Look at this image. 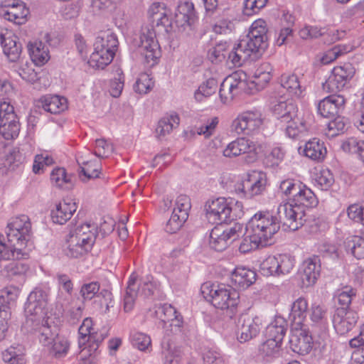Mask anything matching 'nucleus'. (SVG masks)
<instances>
[{
	"mask_svg": "<svg viewBox=\"0 0 364 364\" xmlns=\"http://www.w3.org/2000/svg\"><path fill=\"white\" fill-rule=\"evenodd\" d=\"M77 162L81 168L80 174L82 173L87 179L99 177L101 169L99 165L95 164V162L82 161L81 159H78Z\"/></svg>",
	"mask_w": 364,
	"mask_h": 364,
	"instance_id": "864d4df0",
	"label": "nucleus"
},
{
	"mask_svg": "<svg viewBox=\"0 0 364 364\" xmlns=\"http://www.w3.org/2000/svg\"><path fill=\"white\" fill-rule=\"evenodd\" d=\"M191 208V199L186 195L179 196L176 200V207L173 209V213L188 218L189 211Z\"/></svg>",
	"mask_w": 364,
	"mask_h": 364,
	"instance_id": "0e129e2a",
	"label": "nucleus"
},
{
	"mask_svg": "<svg viewBox=\"0 0 364 364\" xmlns=\"http://www.w3.org/2000/svg\"><path fill=\"white\" fill-rule=\"evenodd\" d=\"M31 223L26 215L11 218L6 228L7 240L19 247H25L30 240Z\"/></svg>",
	"mask_w": 364,
	"mask_h": 364,
	"instance_id": "6e6552de",
	"label": "nucleus"
},
{
	"mask_svg": "<svg viewBox=\"0 0 364 364\" xmlns=\"http://www.w3.org/2000/svg\"><path fill=\"white\" fill-rule=\"evenodd\" d=\"M272 110L275 116L282 122H290L296 119L298 109L293 99L273 102Z\"/></svg>",
	"mask_w": 364,
	"mask_h": 364,
	"instance_id": "5701e85b",
	"label": "nucleus"
},
{
	"mask_svg": "<svg viewBox=\"0 0 364 364\" xmlns=\"http://www.w3.org/2000/svg\"><path fill=\"white\" fill-rule=\"evenodd\" d=\"M342 147L349 152L356 154L364 163V141L350 138L343 142Z\"/></svg>",
	"mask_w": 364,
	"mask_h": 364,
	"instance_id": "4d7b16f0",
	"label": "nucleus"
},
{
	"mask_svg": "<svg viewBox=\"0 0 364 364\" xmlns=\"http://www.w3.org/2000/svg\"><path fill=\"white\" fill-rule=\"evenodd\" d=\"M114 77L110 81L109 92L114 97H119L124 88V76L120 68H116Z\"/></svg>",
	"mask_w": 364,
	"mask_h": 364,
	"instance_id": "8fccbe9b",
	"label": "nucleus"
},
{
	"mask_svg": "<svg viewBox=\"0 0 364 364\" xmlns=\"http://www.w3.org/2000/svg\"><path fill=\"white\" fill-rule=\"evenodd\" d=\"M20 132V124L18 117L14 120L8 119L0 121V133L3 137L6 139H15L18 136Z\"/></svg>",
	"mask_w": 364,
	"mask_h": 364,
	"instance_id": "c03bdc74",
	"label": "nucleus"
},
{
	"mask_svg": "<svg viewBox=\"0 0 364 364\" xmlns=\"http://www.w3.org/2000/svg\"><path fill=\"white\" fill-rule=\"evenodd\" d=\"M302 151L306 157L317 162L322 161L327 154L324 142L318 138H313L306 141Z\"/></svg>",
	"mask_w": 364,
	"mask_h": 364,
	"instance_id": "bb28decb",
	"label": "nucleus"
},
{
	"mask_svg": "<svg viewBox=\"0 0 364 364\" xmlns=\"http://www.w3.org/2000/svg\"><path fill=\"white\" fill-rule=\"evenodd\" d=\"M357 314L353 311H346L344 309H336L333 316L334 328L338 333L344 335L350 331L356 324Z\"/></svg>",
	"mask_w": 364,
	"mask_h": 364,
	"instance_id": "aec40b11",
	"label": "nucleus"
},
{
	"mask_svg": "<svg viewBox=\"0 0 364 364\" xmlns=\"http://www.w3.org/2000/svg\"><path fill=\"white\" fill-rule=\"evenodd\" d=\"M346 99L341 95H332L325 97L318 104V112L324 118H333L343 112Z\"/></svg>",
	"mask_w": 364,
	"mask_h": 364,
	"instance_id": "f3484780",
	"label": "nucleus"
},
{
	"mask_svg": "<svg viewBox=\"0 0 364 364\" xmlns=\"http://www.w3.org/2000/svg\"><path fill=\"white\" fill-rule=\"evenodd\" d=\"M71 176H68L63 168H55L50 173V181L55 186L61 187L65 183H70Z\"/></svg>",
	"mask_w": 364,
	"mask_h": 364,
	"instance_id": "338daca9",
	"label": "nucleus"
},
{
	"mask_svg": "<svg viewBox=\"0 0 364 364\" xmlns=\"http://www.w3.org/2000/svg\"><path fill=\"white\" fill-rule=\"evenodd\" d=\"M182 350L172 342H168L164 351L163 364H180L182 359Z\"/></svg>",
	"mask_w": 364,
	"mask_h": 364,
	"instance_id": "49530a36",
	"label": "nucleus"
},
{
	"mask_svg": "<svg viewBox=\"0 0 364 364\" xmlns=\"http://www.w3.org/2000/svg\"><path fill=\"white\" fill-rule=\"evenodd\" d=\"M50 345L49 353L55 358L65 357L70 348V343L67 338L58 336H56Z\"/></svg>",
	"mask_w": 364,
	"mask_h": 364,
	"instance_id": "a18cd8bd",
	"label": "nucleus"
},
{
	"mask_svg": "<svg viewBox=\"0 0 364 364\" xmlns=\"http://www.w3.org/2000/svg\"><path fill=\"white\" fill-rule=\"evenodd\" d=\"M299 36L303 39L316 38L323 37L326 43H333L340 39L338 30L328 29L326 28H319L316 26H307L299 31Z\"/></svg>",
	"mask_w": 364,
	"mask_h": 364,
	"instance_id": "412c9836",
	"label": "nucleus"
},
{
	"mask_svg": "<svg viewBox=\"0 0 364 364\" xmlns=\"http://www.w3.org/2000/svg\"><path fill=\"white\" fill-rule=\"evenodd\" d=\"M256 280V273L244 267H236L232 273L231 282L235 288L246 289Z\"/></svg>",
	"mask_w": 364,
	"mask_h": 364,
	"instance_id": "cd10ccee",
	"label": "nucleus"
},
{
	"mask_svg": "<svg viewBox=\"0 0 364 364\" xmlns=\"http://www.w3.org/2000/svg\"><path fill=\"white\" fill-rule=\"evenodd\" d=\"M345 127L343 118L338 114L328 123L326 135L328 137L337 136L344 131Z\"/></svg>",
	"mask_w": 364,
	"mask_h": 364,
	"instance_id": "13d9d810",
	"label": "nucleus"
},
{
	"mask_svg": "<svg viewBox=\"0 0 364 364\" xmlns=\"http://www.w3.org/2000/svg\"><path fill=\"white\" fill-rule=\"evenodd\" d=\"M115 52L111 50L94 49L89 60L90 65L97 69H104L112 61Z\"/></svg>",
	"mask_w": 364,
	"mask_h": 364,
	"instance_id": "2f4dec72",
	"label": "nucleus"
},
{
	"mask_svg": "<svg viewBox=\"0 0 364 364\" xmlns=\"http://www.w3.org/2000/svg\"><path fill=\"white\" fill-rule=\"evenodd\" d=\"M28 10L22 3L16 0H9L4 2L0 7V16L6 20L21 25L26 21Z\"/></svg>",
	"mask_w": 364,
	"mask_h": 364,
	"instance_id": "a211bd4d",
	"label": "nucleus"
},
{
	"mask_svg": "<svg viewBox=\"0 0 364 364\" xmlns=\"http://www.w3.org/2000/svg\"><path fill=\"white\" fill-rule=\"evenodd\" d=\"M118 45L117 36L114 33L107 32L97 37L94 43V49L111 50L116 52Z\"/></svg>",
	"mask_w": 364,
	"mask_h": 364,
	"instance_id": "a19ab883",
	"label": "nucleus"
},
{
	"mask_svg": "<svg viewBox=\"0 0 364 364\" xmlns=\"http://www.w3.org/2000/svg\"><path fill=\"white\" fill-rule=\"evenodd\" d=\"M257 144L245 137L237 138L230 142L223 150V155L225 157H235L243 154H249L248 162L254 161L257 158Z\"/></svg>",
	"mask_w": 364,
	"mask_h": 364,
	"instance_id": "2eb2a0df",
	"label": "nucleus"
},
{
	"mask_svg": "<svg viewBox=\"0 0 364 364\" xmlns=\"http://www.w3.org/2000/svg\"><path fill=\"white\" fill-rule=\"evenodd\" d=\"M159 12V3H153L148 10V17L152 23L151 28H147L141 36V44L146 50L144 53L145 63L147 66L153 67L157 65L159 59V43L154 26H159V18H156Z\"/></svg>",
	"mask_w": 364,
	"mask_h": 364,
	"instance_id": "39448f33",
	"label": "nucleus"
},
{
	"mask_svg": "<svg viewBox=\"0 0 364 364\" xmlns=\"http://www.w3.org/2000/svg\"><path fill=\"white\" fill-rule=\"evenodd\" d=\"M228 46L227 43H219L208 51V57L212 62H220L228 55Z\"/></svg>",
	"mask_w": 364,
	"mask_h": 364,
	"instance_id": "e2e57ef3",
	"label": "nucleus"
},
{
	"mask_svg": "<svg viewBox=\"0 0 364 364\" xmlns=\"http://www.w3.org/2000/svg\"><path fill=\"white\" fill-rule=\"evenodd\" d=\"M355 70L351 63H344L335 67L331 75L322 84L323 90L327 92H336L343 89L353 78Z\"/></svg>",
	"mask_w": 364,
	"mask_h": 364,
	"instance_id": "9d476101",
	"label": "nucleus"
},
{
	"mask_svg": "<svg viewBox=\"0 0 364 364\" xmlns=\"http://www.w3.org/2000/svg\"><path fill=\"white\" fill-rule=\"evenodd\" d=\"M38 106L51 114H60L68 107L67 100L58 95H46L39 100Z\"/></svg>",
	"mask_w": 364,
	"mask_h": 364,
	"instance_id": "c756f323",
	"label": "nucleus"
},
{
	"mask_svg": "<svg viewBox=\"0 0 364 364\" xmlns=\"http://www.w3.org/2000/svg\"><path fill=\"white\" fill-rule=\"evenodd\" d=\"M218 88V81L213 77L208 79L203 82L196 90L194 98L197 102H202L205 98L215 94Z\"/></svg>",
	"mask_w": 364,
	"mask_h": 364,
	"instance_id": "79ce46f5",
	"label": "nucleus"
},
{
	"mask_svg": "<svg viewBox=\"0 0 364 364\" xmlns=\"http://www.w3.org/2000/svg\"><path fill=\"white\" fill-rule=\"evenodd\" d=\"M161 26L165 28L167 33L176 31L191 36L195 30V23L198 20V14L192 1H180L175 13V27L171 20L172 11L170 8L163 4H161Z\"/></svg>",
	"mask_w": 364,
	"mask_h": 364,
	"instance_id": "f257e3e1",
	"label": "nucleus"
},
{
	"mask_svg": "<svg viewBox=\"0 0 364 364\" xmlns=\"http://www.w3.org/2000/svg\"><path fill=\"white\" fill-rule=\"evenodd\" d=\"M240 92L232 86V83H229V80H224L219 90V95L223 103L231 102Z\"/></svg>",
	"mask_w": 364,
	"mask_h": 364,
	"instance_id": "603ef678",
	"label": "nucleus"
},
{
	"mask_svg": "<svg viewBox=\"0 0 364 364\" xmlns=\"http://www.w3.org/2000/svg\"><path fill=\"white\" fill-rule=\"evenodd\" d=\"M287 330V323L286 320L282 317L277 316L267 327V335L268 338L282 343Z\"/></svg>",
	"mask_w": 364,
	"mask_h": 364,
	"instance_id": "72a5a7b5",
	"label": "nucleus"
},
{
	"mask_svg": "<svg viewBox=\"0 0 364 364\" xmlns=\"http://www.w3.org/2000/svg\"><path fill=\"white\" fill-rule=\"evenodd\" d=\"M308 309L307 301L304 298H299L292 304L289 318L296 327L301 326L306 316Z\"/></svg>",
	"mask_w": 364,
	"mask_h": 364,
	"instance_id": "473e14b6",
	"label": "nucleus"
},
{
	"mask_svg": "<svg viewBox=\"0 0 364 364\" xmlns=\"http://www.w3.org/2000/svg\"><path fill=\"white\" fill-rule=\"evenodd\" d=\"M244 38L228 53V60L234 66H241L245 62L255 60L261 53Z\"/></svg>",
	"mask_w": 364,
	"mask_h": 364,
	"instance_id": "dca6fc26",
	"label": "nucleus"
},
{
	"mask_svg": "<svg viewBox=\"0 0 364 364\" xmlns=\"http://www.w3.org/2000/svg\"><path fill=\"white\" fill-rule=\"evenodd\" d=\"M48 303V293L40 288H35L28 295L25 304L27 322L39 323L45 318Z\"/></svg>",
	"mask_w": 364,
	"mask_h": 364,
	"instance_id": "423d86ee",
	"label": "nucleus"
},
{
	"mask_svg": "<svg viewBox=\"0 0 364 364\" xmlns=\"http://www.w3.org/2000/svg\"><path fill=\"white\" fill-rule=\"evenodd\" d=\"M97 225L94 223H86L78 225L70 233L65 250L69 257L77 258L90 251L97 235Z\"/></svg>",
	"mask_w": 364,
	"mask_h": 364,
	"instance_id": "f03ea898",
	"label": "nucleus"
},
{
	"mask_svg": "<svg viewBox=\"0 0 364 364\" xmlns=\"http://www.w3.org/2000/svg\"><path fill=\"white\" fill-rule=\"evenodd\" d=\"M277 218L279 224L288 228L289 230H296L303 225L305 210L298 207L291 200L281 203L277 208Z\"/></svg>",
	"mask_w": 364,
	"mask_h": 364,
	"instance_id": "1a4fd4ad",
	"label": "nucleus"
},
{
	"mask_svg": "<svg viewBox=\"0 0 364 364\" xmlns=\"http://www.w3.org/2000/svg\"><path fill=\"white\" fill-rule=\"evenodd\" d=\"M262 320L248 314L240 316L237 321V338L240 343H246L255 338L260 331Z\"/></svg>",
	"mask_w": 364,
	"mask_h": 364,
	"instance_id": "ddd939ff",
	"label": "nucleus"
},
{
	"mask_svg": "<svg viewBox=\"0 0 364 364\" xmlns=\"http://www.w3.org/2000/svg\"><path fill=\"white\" fill-rule=\"evenodd\" d=\"M225 231L223 230V225L215 227L210 234V245L216 251L221 252L231 244Z\"/></svg>",
	"mask_w": 364,
	"mask_h": 364,
	"instance_id": "f704fd0d",
	"label": "nucleus"
},
{
	"mask_svg": "<svg viewBox=\"0 0 364 364\" xmlns=\"http://www.w3.org/2000/svg\"><path fill=\"white\" fill-rule=\"evenodd\" d=\"M294 264V259L289 255L269 256L260 263L259 272L265 277H279L290 273Z\"/></svg>",
	"mask_w": 364,
	"mask_h": 364,
	"instance_id": "0eeeda50",
	"label": "nucleus"
},
{
	"mask_svg": "<svg viewBox=\"0 0 364 364\" xmlns=\"http://www.w3.org/2000/svg\"><path fill=\"white\" fill-rule=\"evenodd\" d=\"M9 277L24 275L29 269L28 265L21 261H14L5 267Z\"/></svg>",
	"mask_w": 364,
	"mask_h": 364,
	"instance_id": "69168bd1",
	"label": "nucleus"
},
{
	"mask_svg": "<svg viewBox=\"0 0 364 364\" xmlns=\"http://www.w3.org/2000/svg\"><path fill=\"white\" fill-rule=\"evenodd\" d=\"M321 272V261L318 256L313 255L303 262V272L301 280L304 286L309 287L314 284L318 279Z\"/></svg>",
	"mask_w": 364,
	"mask_h": 364,
	"instance_id": "b1692460",
	"label": "nucleus"
},
{
	"mask_svg": "<svg viewBox=\"0 0 364 364\" xmlns=\"http://www.w3.org/2000/svg\"><path fill=\"white\" fill-rule=\"evenodd\" d=\"M241 191L247 197L260 194L266 186V177L262 172L253 171L250 174L248 179L242 183Z\"/></svg>",
	"mask_w": 364,
	"mask_h": 364,
	"instance_id": "393cba45",
	"label": "nucleus"
},
{
	"mask_svg": "<svg viewBox=\"0 0 364 364\" xmlns=\"http://www.w3.org/2000/svg\"><path fill=\"white\" fill-rule=\"evenodd\" d=\"M288 125L286 127V134L290 138L296 137L299 134L306 129V125L304 120H303L299 115L296 119H292L290 122H287Z\"/></svg>",
	"mask_w": 364,
	"mask_h": 364,
	"instance_id": "052dcab7",
	"label": "nucleus"
},
{
	"mask_svg": "<svg viewBox=\"0 0 364 364\" xmlns=\"http://www.w3.org/2000/svg\"><path fill=\"white\" fill-rule=\"evenodd\" d=\"M267 29L266 28V22L262 19H258L253 22L249 33L245 38L249 43L261 53L267 47Z\"/></svg>",
	"mask_w": 364,
	"mask_h": 364,
	"instance_id": "6ab92c4d",
	"label": "nucleus"
},
{
	"mask_svg": "<svg viewBox=\"0 0 364 364\" xmlns=\"http://www.w3.org/2000/svg\"><path fill=\"white\" fill-rule=\"evenodd\" d=\"M280 229V225L274 216L269 212H259L249 220L246 230L251 232L262 242V247L271 245L274 236Z\"/></svg>",
	"mask_w": 364,
	"mask_h": 364,
	"instance_id": "7ed1b4c3",
	"label": "nucleus"
},
{
	"mask_svg": "<svg viewBox=\"0 0 364 364\" xmlns=\"http://www.w3.org/2000/svg\"><path fill=\"white\" fill-rule=\"evenodd\" d=\"M281 85L292 96H301L303 89L299 77L294 74H284L280 77Z\"/></svg>",
	"mask_w": 364,
	"mask_h": 364,
	"instance_id": "e433bc0d",
	"label": "nucleus"
},
{
	"mask_svg": "<svg viewBox=\"0 0 364 364\" xmlns=\"http://www.w3.org/2000/svg\"><path fill=\"white\" fill-rule=\"evenodd\" d=\"M136 279L137 275L135 273H132L127 282V287L124 295V309L127 312L132 310L138 295L139 286L136 284Z\"/></svg>",
	"mask_w": 364,
	"mask_h": 364,
	"instance_id": "7c9ffc66",
	"label": "nucleus"
},
{
	"mask_svg": "<svg viewBox=\"0 0 364 364\" xmlns=\"http://www.w3.org/2000/svg\"><path fill=\"white\" fill-rule=\"evenodd\" d=\"M164 315V318H161V321L166 326L167 323H169L168 326L174 327L176 331L179 330L181 326L182 321L179 318L180 316L177 314L176 309L171 304H164L161 307Z\"/></svg>",
	"mask_w": 364,
	"mask_h": 364,
	"instance_id": "37998d69",
	"label": "nucleus"
},
{
	"mask_svg": "<svg viewBox=\"0 0 364 364\" xmlns=\"http://www.w3.org/2000/svg\"><path fill=\"white\" fill-rule=\"evenodd\" d=\"M1 43L4 53L11 62H16L19 59L22 51V45L16 36L1 35Z\"/></svg>",
	"mask_w": 364,
	"mask_h": 364,
	"instance_id": "a878e982",
	"label": "nucleus"
},
{
	"mask_svg": "<svg viewBox=\"0 0 364 364\" xmlns=\"http://www.w3.org/2000/svg\"><path fill=\"white\" fill-rule=\"evenodd\" d=\"M355 296L356 289L350 287H343L338 294V301L341 305V307L338 309H344L346 311H349L348 309L351 304L353 298Z\"/></svg>",
	"mask_w": 364,
	"mask_h": 364,
	"instance_id": "6e6d98bb",
	"label": "nucleus"
},
{
	"mask_svg": "<svg viewBox=\"0 0 364 364\" xmlns=\"http://www.w3.org/2000/svg\"><path fill=\"white\" fill-rule=\"evenodd\" d=\"M348 246L350 247L351 252L358 259L364 258V239L361 237L355 236L348 241Z\"/></svg>",
	"mask_w": 364,
	"mask_h": 364,
	"instance_id": "774afa93",
	"label": "nucleus"
},
{
	"mask_svg": "<svg viewBox=\"0 0 364 364\" xmlns=\"http://www.w3.org/2000/svg\"><path fill=\"white\" fill-rule=\"evenodd\" d=\"M206 218L209 223L217 225L228 223L234 220L232 208L225 198L210 200L205 205Z\"/></svg>",
	"mask_w": 364,
	"mask_h": 364,
	"instance_id": "9b49d317",
	"label": "nucleus"
},
{
	"mask_svg": "<svg viewBox=\"0 0 364 364\" xmlns=\"http://www.w3.org/2000/svg\"><path fill=\"white\" fill-rule=\"evenodd\" d=\"M130 340L132 346L141 351L149 349V347L151 346L150 337L142 332H132Z\"/></svg>",
	"mask_w": 364,
	"mask_h": 364,
	"instance_id": "3c124183",
	"label": "nucleus"
},
{
	"mask_svg": "<svg viewBox=\"0 0 364 364\" xmlns=\"http://www.w3.org/2000/svg\"><path fill=\"white\" fill-rule=\"evenodd\" d=\"M187 219L188 218H186L183 213L181 215L172 212L171 218L165 225L164 230L169 234L176 233L181 229Z\"/></svg>",
	"mask_w": 364,
	"mask_h": 364,
	"instance_id": "5fc2aeb1",
	"label": "nucleus"
},
{
	"mask_svg": "<svg viewBox=\"0 0 364 364\" xmlns=\"http://www.w3.org/2000/svg\"><path fill=\"white\" fill-rule=\"evenodd\" d=\"M298 194L291 199V201L298 207L301 208V210H305V208H311L316 205L317 200L315 194L306 185H304V188L299 190Z\"/></svg>",
	"mask_w": 364,
	"mask_h": 364,
	"instance_id": "c9c22d12",
	"label": "nucleus"
},
{
	"mask_svg": "<svg viewBox=\"0 0 364 364\" xmlns=\"http://www.w3.org/2000/svg\"><path fill=\"white\" fill-rule=\"evenodd\" d=\"M203 297L220 309H234L239 304L240 294L234 288L225 285L204 283L201 287Z\"/></svg>",
	"mask_w": 364,
	"mask_h": 364,
	"instance_id": "20e7f679",
	"label": "nucleus"
},
{
	"mask_svg": "<svg viewBox=\"0 0 364 364\" xmlns=\"http://www.w3.org/2000/svg\"><path fill=\"white\" fill-rule=\"evenodd\" d=\"M16 299L15 289H6L0 295V341L6 338L9 328L8 321L11 318V309Z\"/></svg>",
	"mask_w": 364,
	"mask_h": 364,
	"instance_id": "4468645a",
	"label": "nucleus"
},
{
	"mask_svg": "<svg viewBox=\"0 0 364 364\" xmlns=\"http://www.w3.org/2000/svg\"><path fill=\"white\" fill-rule=\"evenodd\" d=\"M41 321L42 323L38 328L39 341L45 346H50L58 335L53 332L48 320L41 319Z\"/></svg>",
	"mask_w": 364,
	"mask_h": 364,
	"instance_id": "09e8293b",
	"label": "nucleus"
},
{
	"mask_svg": "<svg viewBox=\"0 0 364 364\" xmlns=\"http://www.w3.org/2000/svg\"><path fill=\"white\" fill-rule=\"evenodd\" d=\"M263 124L262 113L248 110L240 114L232 122V127L238 134L250 135L258 130Z\"/></svg>",
	"mask_w": 364,
	"mask_h": 364,
	"instance_id": "f8f14e48",
	"label": "nucleus"
},
{
	"mask_svg": "<svg viewBox=\"0 0 364 364\" xmlns=\"http://www.w3.org/2000/svg\"><path fill=\"white\" fill-rule=\"evenodd\" d=\"M262 247V242L251 232L249 235L244 237L239 246V251L241 253H247L250 251L257 250Z\"/></svg>",
	"mask_w": 364,
	"mask_h": 364,
	"instance_id": "680f3d73",
	"label": "nucleus"
},
{
	"mask_svg": "<svg viewBox=\"0 0 364 364\" xmlns=\"http://www.w3.org/2000/svg\"><path fill=\"white\" fill-rule=\"evenodd\" d=\"M154 82L150 75L147 73H141L134 85V90L139 94L147 93L153 87Z\"/></svg>",
	"mask_w": 364,
	"mask_h": 364,
	"instance_id": "bf43d9fd",
	"label": "nucleus"
},
{
	"mask_svg": "<svg viewBox=\"0 0 364 364\" xmlns=\"http://www.w3.org/2000/svg\"><path fill=\"white\" fill-rule=\"evenodd\" d=\"M180 118L174 112L166 114L161 119V135L169 134L173 129L178 127Z\"/></svg>",
	"mask_w": 364,
	"mask_h": 364,
	"instance_id": "de8ad7c7",
	"label": "nucleus"
},
{
	"mask_svg": "<svg viewBox=\"0 0 364 364\" xmlns=\"http://www.w3.org/2000/svg\"><path fill=\"white\" fill-rule=\"evenodd\" d=\"M77 210L75 202L64 200L56 205L51 212V218L54 223L63 225L70 220Z\"/></svg>",
	"mask_w": 364,
	"mask_h": 364,
	"instance_id": "c85d7f7f",
	"label": "nucleus"
},
{
	"mask_svg": "<svg viewBox=\"0 0 364 364\" xmlns=\"http://www.w3.org/2000/svg\"><path fill=\"white\" fill-rule=\"evenodd\" d=\"M28 50L32 61L36 65H42L49 59L48 50L41 42L30 44Z\"/></svg>",
	"mask_w": 364,
	"mask_h": 364,
	"instance_id": "ea45409f",
	"label": "nucleus"
},
{
	"mask_svg": "<svg viewBox=\"0 0 364 364\" xmlns=\"http://www.w3.org/2000/svg\"><path fill=\"white\" fill-rule=\"evenodd\" d=\"M313 339L307 331L303 329L296 330L289 339L290 348L299 355H306L312 349Z\"/></svg>",
	"mask_w": 364,
	"mask_h": 364,
	"instance_id": "4be33fe9",
	"label": "nucleus"
},
{
	"mask_svg": "<svg viewBox=\"0 0 364 364\" xmlns=\"http://www.w3.org/2000/svg\"><path fill=\"white\" fill-rule=\"evenodd\" d=\"M2 358L9 364H26L24 349L22 346H11L2 353Z\"/></svg>",
	"mask_w": 364,
	"mask_h": 364,
	"instance_id": "58836bf2",
	"label": "nucleus"
},
{
	"mask_svg": "<svg viewBox=\"0 0 364 364\" xmlns=\"http://www.w3.org/2000/svg\"><path fill=\"white\" fill-rule=\"evenodd\" d=\"M272 68L268 63H262L255 72L252 83L257 90L263 89L272 79Z\"/></svg>",
	"mask_w": 364,
	"mask_h": 364,
	"instance_id": "4c0bfd02",
	"label": "nucleus"
}]
</instances>
